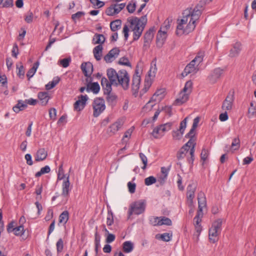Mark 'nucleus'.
<instances>
[{"label": "nucleus", "instance_id": "6e6552de", "mask_svg": "<svg viewBox=\"0 0 256 256\" xmlns=\"http://www.w3.org/2000/svg\"><path fill=\"white\" fill-rule=\"evenodd\" d=\"M200 122V118L197 116L194 118L192 127L190 130V132L186 135V138H189L190 140L188 142H190L191 140L192 144L191 146H192L193 144H194V146H196V138L195 137V130L196 128L198 126V124Z\"/></svg>", "mask_w": 256, "mask_h": 256}, {"label": "nucleus", "instance_id": "58836bf2", "mask_svg": "<svg viewBox=\"0 0 256 256\" xmlns=\"http://www.w3.org/2000/svg\"><path fill=\"white\" fill-rule=\"evenodd\" d=\"M0 83L2 84L1 86L3 88L4 93L7 95L8 91L7 89V78L5 75L0 76Z\"/></svg>", "mask_w": 256, "mask_h": 256}, {"label": "nucleus", "instance_id": "5fc2aeb1", "mask_svg": "<svg viewBox=\"0 0 256 256\" xmlns=\"http://www.w3.org/2000/svg\"><path fill=\"white\" fill-rule=\"evenodd\" d=\"M192 82L191 80H188L186 82L182 90H183L184 92H186L187 93H188L189 94L192 92Z\"/></svg>", "mask_w": 256, "mask_h": 256}, {"label": "nucleus", "instance_id": "aec40b11", "mask_svg": "<svg viewBox=\"0 0 256 256\" xmlns=\"http://www.w3.org/2000/svg\"><path fill=\"white\" fill-rule=\"evenodd\" d=\"M154 29L152 28L148 30L144 34V47L148 48L154 36Z\"/></svg>", "mask_w": 256, "mask_h": 256}, {"label": "nucleus", "instance_id": "dca6fc26", "mask_svg": "<svg viewBox=\"0 0 256 256\" xmlns=\"http://www.w3.org/2000/svg\"><path fill=\"white\" fill-rule=\"evenodd\" d=\"M106 75L108 78V81L111 82V84H113V86H116L119 75V70L116 72L112 68H108L106 70Z\"/></svg>", "mask_w": 256, "mask_h": 256}, {"label": "nucleus", "instance_id": "f8f14e48", "mask_svg": "<svg viewBox=\"0 0 256 256\" xmlns=\"http://www.w3.org/2000/svg\"><path fill=\"white\" fill-rule=\"evenodd\" d=\"M141 78L138 70H135L132 80V88L134 93H137L139 90Z\"/></svg>", "mask_w": 256, "mask_h": 256}, {"label": "nucleus", "instance_id": "ddd939ff", "mask_svg": "<svg viewBox=\"0 0 256 256\" xmlns=\"http://www.w3.org/2000/svg\"><path fill=\"white\" fill-rule=\"evenodd\" d=\"M120 52V50L118 48L116 47L112 48L104 56V60L107 63L112 62L118 56Z\"/></svg>", "mask_w": 256, "mask_h": 256}, {"label": "nucleus", "instance_id": "680f3d73", "mask_svg": "<svg viewBox=\"0 0 256 256\" xmlns=\"http://www.w3.org/2000/svg\"><path fill=\"white\" fill-rule=\"evenodd\" d=\"M184 133H182L178 130L172 132V136L174 140H180Z\"/></svg>", "mask_w": 256, "mask_h": 256}, {"label": "nucleus", "instance_id": "9d476101", "mask_svg": "<svg viewBox=\"0 0 256 256\" xmlns=\"http://www.w3.org/2000/svg\"><path fill=\"white\" fill-rule=\"evenodd\" d=\"M123 124L124 122L122 120H118L108 126L107 130L108 134L110 136L114 135L122 128Z\"/></svg>", "mask_w": 256, "mask_h": 256}, {"label": "nucleus", "instance_id": "6e6d98bb", "mask_svg": "<svg viewBox=\"0 0 256 256\" xmlns=\"http://www.w3.org/2000/svg\"><path fill=\"white\" fill-rule=\"evenodd\" d=\"M240 147V140L238 138H234L232 143L231 148L234 150H237Z\"/></svg>", "mask_w": 256, "mask_h": 256}, {"label": "nucleus", "instance_id": "7ed1b4c3", "mask_svg": "<svg viewBox=\"0 0 256 256\" xmlns=\"http://www.w3.org/2000/svg\"><path fill=\"white\" fill-rule=\"evenodd\" d=\"M203 5L204 2H200L194 9L190 8L186 10L182 13V16L186 17L188 19H191L196 22L202 14Z\"/></svg>", "mask_w": 256, "mask_h": 256}, {"label": "nucleus", "instance_id": "3c124183", "mask_svg": "<svg viewBox=\"0 0 256 256\" xmlns=\"http://www.w3.org/2000/svg\"><path fill=\"white\" fill-rule=\"evenodd\" d=\"M172 224V222L170 219L165 216H160V221L158 222V226H171Z\"/></svg>", "mask_w": 256, "mask_h": 256}, {"label": "nucleus", "instance_id": "1a4fd4ad", "mask_svg": "<svg viewBox=\"0 0 256 256\" xmlns=\"http://www.w3.org/2000/svg\"><path fill=\"white\" fill-rule=\"evenodd\" d=\"M234 90L229 92L222 106L223 110H228L232 108L234 101Z\"/></svg>", "mask_w": 256, "mask_h": 256}, {"label": "nucleus", "instance_id": "69168bd1", "mask_svg": "<svg viewBox=\"0 0 256 256\" xmlns=\"http://www.w3.org/2000/svg\"><path fill=\"white\" fill-rule=\"evenodd\" d=\"M16 68H18V75L20 78H23L24 75V70L23 66L22 63L16 64Z\"/></svg>", "mask_w": 256, "mask_h": 256}, {"label": "nucleus", "instance_id": "f704fd0d", "mask_svg": "<svg viewBox=\"0 0 256 256\" xmlns=\"http://www.w3.org/2000/svg\"><path fill=\"white\" fill-rule=\"evenodd\" d=\"M172 234L165 232L162 234H157L156 238L158 240H161L164 242H169L172 238Z\"/></svg>", "mask_w": 256, "mask_h": 256}, {"label": "nucleus", "instance_id": "4c0bfd02", "mask_svg": "<svg viewBox=\"0 0 256 256\" xmlns=\"http://www.w3.org/2000/svg\"><path fill=\"white\" fill-rule=\"evenodd\" d=\"M122 25V20H116L112 21L110 23V28L112 31L116 32L120 28Z\"/></svg>", "mask_w": 256, "mask_h": 256}, {"label": "nucleus", "instance_id": "a19ab883", "mask_svg": "<svg viewBox=\"0 0 256 256\" xmlns=\"http://www.w3.org/2000/svg\"><path fill=\"white\" fill-rule=\"evenodd\" d=\"M157 72V68L156 66V60H154L151 63V66L148 71V76L150 78H154Z\"/></svg>", "mask_w": 256, "mask_h": 256}, {"label": "nucleus", "instance_id": "bf43d9fd", "mask_svg": "<svg viewBox=\"0 0 256 256\" xmlns=\"http://www.w3.org/2000/svg\"><path fill=\"white\" fill-rule=\"evenodd\" d=\"M90 1L94 8H100L104 5V2L100 0H90Z\"/></svg>", "mask_w": 256, "mask_h": 256}, {"label": "nucleus", "instance_id": "e433bc0d", "mask_svg": "<svg viewBox=\"0 0 256 256\" xmlns=\"http://www.w3.org/2000/svg\"><path fill=\"white\" fill-rule=\"evenodd\" d=\"M122 249L124 252H130L134 249V244L130 241H126L122 244Z\"/></svg>", "mask_w": 256, "mask_h": 256}, {"label": "nucleus", "instance_id": "4468645a", "mask_svg": "<svg viewBox=\"0 0 256 256\" xmlns=\"http://www.w3.org/2000/svg\"><path fill=\"white\" fill-rule=\"evenodd\" d=\"M242 50V44L240 42H236L232 45L228 56L230 58L237 57Z\"/></svg>", "mask_w": 256, "mask_h": 256}, {"label": "nucleus", "instance_id": "393cba45", "mask_svg": "<svg viewBox=\"0 0 256 256\" xmlns=\"http://www.w3.org/2000/svg\"><path fill=\"white\" fill-rule=\"evenodd\" d=\"M101 84L104 90V94H110V92H112V86L113 84H111V82L106 78L103 77L102 78Z\"/></svg>", "mask_w": 256, "mask_h": 256}, {"label": "nucleus", "instance_id": "412c9836", "mask_svg": "<svg viewBox=\"0 0 256 256\" xmlns=\"http://www.w3.org/2000/svg\"><path fill=\"white\" fill-rule=\"evenodd\" d=\"M26 104L22 100H18V103L14 106L12 109L16 113L22 110L27 108L26 104H28L30 105H32V98H30L25 102Z\"/></svg>", "mask_w": 256, "mask_h": 256}, {"label": "nucleus", "instance_id": "0e129e2a", "mask_svg": "<svg viewBox=\"0 0 256 256\" xmlns=\"http://www.w3.org/2000/svg\"><path fill=\"white\" fill-rule=\"evenodd\" d=\"M56 250L58 253L61 252L64 248V242L62 238H60L56 244Z\"/></svg>", "mask_w": 256, "mask_h": 256}, {"label": "nucleus", "instance_id": "4be33fe9", "mask_svg": "<svg viewBox=\"0 0 256 256\" xmlns=\"http://www.w3.org/2000/svg\"><path fill=\"white\" fill-rule=\"evenodd\" d=\"M166 38V32L160 30L156 36V46L160 48H162Z\"/></svg>", "mask_w": 256, "mask_h": 256}, {"label": "nucleus", "instance_id": "6ab92c4d", "mask_svg": "<svg viewBox=\"0 0 256 256\" xmlns=\"http://www.w3.org/2000/svg\"><path fill=\"white\" fill-rule=\"evenodd\" d=\"M196 190V186L194 184H190L187 188L186 198L188 202L192 204L193 203V199L195 196V192Z\"/></svg>", "mask_w": 256, "mask_h": 256}, {"label": "nucleus", "instance_id": "c85d7f7f", "mask_svg": "<svg viewBox=\"0 0 256 256\" xmlns=\"http://www.w3.org/2000/svg\"><path fill=\"white\" fill-rule=\"evenodd\" d=\"M165 90L164 88H160L154 94H153L152 97V100H154L156 102L161 101L164 96Z\"/></svg>", "mask_w": 256, "mask_h": 256}, {"label": "nucleus", "instance_id": "052dcab7", "mask_svg": "<svg viewBox=\"0 0 256 256\" xmlns=\"http://www.w3.org/2000/svg\"><path fill=\"white\" fill-rule=\"evenodd\" d=\"M114 10V6L112 4L106 9L105 12L106 14V15L108 16H113L115 14H116V12H114L115 10Z\"/></svg>", "mask_w": 256, "mask_h": 256}, {"label": "nucleus", "instance_id": "423d86ee", "mask_svg": "<svg viewBox=\"0 0 256 256\" xmlns=\"http://www.w3.org/2000/svg\"><path fill=\"white\" fill-rule=\"evenodd\" d=\"M92 108L94 116L96 118L106 108L104 100L100 98H95L92 102Z\"/></svg>", "mask_w": 256, "mask_h": 256}, {"label": "nucleus", "instance_id": "0eeeda50", "mask_svg": "<svg viewBox=\"0 0 256 256\" xmlns=\"http://www.w3.org/2000/svg\"><path fill=\"white\" fill-rule=\"evenodd\" d=\"M172 126V122H168L160 125L153 130L152 135L156 138H160L166 132L169 131L171 129Z\"/></svg>", "mask_w": 256, "mask_h": 256}, {"label": "nucleus", "instance_id": "5701e85b", "mask_svg": "<svg viewBox=\"0 0 256 256\" xmlns=\"http://www.w3.org/2000/svg\"><path fill=\"white\" fill-rule=\"evenodd\" d=\"M194 62L192 61L185 67L183 72L182 73V76L183 77H185L188 74L193 73L196 74L198 68L196 66V65L194 64Z\"/></svg>", "mask_w": 256, "mask_h": 256}, {"label": "nucleus", "instance_id": "bb28decb", "mask_svg": "<svg viewBox=\"0 0 256 256\" xmlns=\"http://www.w3.org/2000/svg\"><path fill=\"white\" fill-rule=\"evenodd\" d=\"M189 94L186 92H184L182 90L178 98H176L174 102V103L177 105H180L186 102L188 99Z\"/></svg>", "mask_w": 256, "mask_h": 256}, {"label": "nucleus", "instance_id": "774afa93", "mask_svg": "<svg viewBox=\"0 0 256 256\" xmlns=\"http://www.w3.org/2000/svg\"><path fill=\"white\" fill-rule=\"evenodd\" d=\"M209 155V152L208 150L203 148L200 154V158L204 162L206 160Z\"/></svg>", "mask_w": 256, "mask_h": 256}, {"label": "nucleus", "instance_id": "9b49d317", "mask_svg": "<svg viewBox=\"0 0 256 256\" xmlns=\"http://www.w3.org/2000/svg\"><path fill=\"white\" fill-rule=\"evenodd\" d=\"M88 98L86 94L80 95L78 97V100H76L74 105L75 110L81 111L82 110L86 105V102Z\"/></svg>", "mask_w": 256, "mask_h": 256}, {"label": "nucleus", "instance_id": "39448f33", "mask_svg": "<svg viewBox=\"0 0 256 256\" xmlns=\"http://www.w3.org/2000/svg\"><path fill=\"white\" fill-rule=\"evenodd\" d=\"M130 80V76L128 72L125 70H119V75L116 86H120L124 90H127L129 88Z\"/></svg>", "mask_w": 256, "mask_h": 256}, {"label": "nucleus", "instance_id": "f3484780", "mask_svg": "<svg viewBox=\"0 0 256 256\" xmlns=\"http://www.w3.org/2000/svg\"><path fill=\"white\" fill-rule=\"evenodd\" d=\"M69 178L70 176L68 175L66 179L64 180L62 184V192L61 194L64 198L68 196L72 188V186H70Z\"/></svg>", "mask_w": 256, "mask_h": 256}, {"label": "nucleus", "instance_id": "37998d69", "mask_svg": "<svg viewBox=\"0 0 256 256\" xmlns=\"http://www.w3.org/2000/svg\"><path fill=\"white\" fill-rule=\"evenodd\" d=\"M156 102L154 100H152L151 98L150 100L146 104V105L143 107L142 110L144 112H148L150 111L153 107L156 105Z\"/></svg>", "mask_w": 256, "mask_h": 256}, {"label": "nucleus", "instance_id": "2eb2a0df", "mask_svg": "<svg viewBox=\"0 0 256 256\" xmlns=\"http://www.w3.org/2000/svg\"><path fill=\"white\" fill-rule=\"evenodd\" d=\"M224 72V70L220 68L214 69L208 77L209 81L211 83H215L222 75Z\"/></svg>", "mask_w": 256, "mask_h": 256}, {"label": "nucleus", "instance_id": "79ce46f5", "mask_svg": "<svg viewBox=\"0 0 256 256\" xmlns=\"http://www.w3.org/2000/svg\"><path fill=\"white\" fill-rule=\"evenodd\" d=\"M60 81V78L58 76L54 78L50 82L46 85V89L50 90L54 88Z\"/></svg>", "mask_w": 256, "mask_h": 256}, {"label": "nucleus", "instance_id": "b1692460", "mask_svg": "<svg viewBox=\"0 0 256 256\" xmlns=\"http://www.w3.org/2000/svg\"><path fill=\"white\" fill-rule=\"evenodd\" d=\"M81 69L86 76H90L93 72V66L90 62L82 63Z\"/></svg>", "mask_w": 256, "mask_h": 256}, {"label": "nucleus", "instance_id": "c756f323", "mask_svg": "<svg viewBox=\"0 0 256 256\" xmlns=\"http://www.w3.org/2000/svg\"><path fill=\"white\" fill-rule=\"evenodd\" d=\"M103 46L102 44H98L93 49V54L96 60L99 61L102 59Z\"/></svg>", "mask_w": 256, "mask_h": 256}, {"label": "nucleus", "instance_id": "338daca9", "mask_svg": "<svg viewBox=\"0 0 256 256\" xmlns=\"http://www.w3.org/2000/svg\"><path fill=\"white\" fill-rule=\"evenodd\" d=\"M85 13L83 12H78L74 14H72V18L74 22L79 20L81 17L84 16Z\"/></svg>", "mask_w": 256, "mask_h": 256}, {"label": "nucleus", "instance_id": "de8ad7c7", "mask_svg": "<svg viewBox=\"0 0 256 256\" xmlns=\"http://www.w3.org/2000/svg\"><path fill=\"white\" fill-rule=\"evenodd\" d=\"M69 218V214L67 210L64 211L60 216L58 222L60 223L66 224Z\"/></svg>", "mask_w": 256, "mask_h": 256}, {"label": "nucleus", "instance_id": "e2e57ef3", "mask_svg": "<svg viewBox=\"0 0 256 256\" xmlns=\"http://www.w3.org/2000/svg\"><path fill=\"white\" fill-rule=\"evenodd\" d=\"M156 182V178L153 176H150L144 180V184L146 186H150Z\"/></svg>", "mask_w": 256, "mask_h": 256}, {"label": "nucleus", "instance_id": "a211bd4d", "mask_svg": "<svg viewBox=\"0 0 256 256\" xmlns=\"http://www.w3.org/2000/svg\"><path fill=\"white\" fill-rule=\"evenodd\" d=\"M191 140L190 142H188L182 147L180 150L177 152L176 158L178 160H180L184 158L186 153L188 152V151L190 150L191 148Z\"/></svg>", "mask_w": 256, "mask_h": 256}, {"label": "nucleus", "instance_id": "4d7b16f0", "mask_svg": "<svg viewBox=\"0 0 256 256\" xmlns=\"http://www.w3.org/2000/svg\"><path fill=\"white\" fill-rule=\"evenodd\" d=\"M118 64L120 65L126 66H131L130 62L128 58L126 56L122 57L120 58Z\"/></svg>", "mask_w": 256, "mask_h": 256}, {"label": "nucleus", "instance_id": "a18cd8bd", "mask_svg": "<svg viewBox=\"0 0 256 256\" xmlns=\"http://www.w3.org/2000/svg\"><path fill=\"white\" fill-rule=\"evenodd\" d=\"M105 95H106V99L109 104L114 105L116 104L117 96L115 94L110 92V94H106Z\"/></svg>", "mask_w": 256, "mask_h": 256}, {"label": "nucleus", "instance_id": "cd10ccee", "mask_svg": "<svg viewBox=\"0 0 256 256\" xmlns=\"http://www.w3.org/2000/svg\"><path fill=\"white\" fill-rule=\"evenodd\" d=\"M100 90V86L98 82H94L88 83L86 86V90L89 92L90 91L94 94H97Z\"/></svg>", "mask_w": 256, "mask_h": 256}, {"label": "nucleus", "instance_id": "2f4dec72", "mask_svg": "<svg viewBox=\"0 0 256 256\" xmlns=\"http://www.w3.org/2000/svg\"><path fill=\"white\" fill-rule=\"evenodd\" d=\"M218 233L216 230L210 228L209 229L208 235L210 241L212 243H215L218 240Z\"/></svg>", "mask_w": 256, "mask_h": 256}, {"label": "nucleus", "instance_id": "20e7f679", "mask_svg": "<svg viewBox=\"0 0 256 256\" xmlns=\"http://www.w3.org/2000/svg\"><path fill=\"white\" fill-rule=\"evenodd\" d=\"M146 203L143 200H140L132 203L128 210V218L133 214L139 215L144 212Z\"/></svg>", "mask_w": 256, "mask_h": 256}, {"label": "nucleus", "instance_id": "473e14b6", "mask_svg": "<svg viewBox=\"0 0 256 256\" xmlns=\"http://www.w3.org/2000/svg\"><path fill=\"white\" fill-rule=\"evenodd\" d=\"M105 40V37L103 34H96L92 38V43L94 44H99L102 45L104 43Z\"/></svg>", "mask_w": 256, "mask_h": 256}, {"label": "nucleus", "instance_id": "8fccbe9b", "mask_svg": "<svg viewBox=\"0 0 256 256\" xmlns=\"http://www.w3.org/2000/svg\"><path fill=\"white\" fill-rule=\"evenodd\" d=\"M50 171V167L48 166H45L42 168L40 171L35 174V176L36 178H39L42 174L49 173Z\"/></svg>", "mask_w": 256, "mask_h": 256}, {"label": "nucleus", "instance_id": "ea45409f", "mask_svg": "<svg viewBox=\"0 0 256 256\" xmlns=\"http://www.w3.org/2000/svg\"><path fill=\"white\" fill-rule=\"evenodd\" d=\"M204 56V52L203 51H200L197 54V55L195 58L192 60V62H194V64L195 65L196 64L197 66H198L202 62Z\"/></svg>", "mask_w": 256, "mask_h": 256}, {"label": "nucleus", "instance_id": "f257e3e1", "mask_svg": "<svg viewBox=\"0 0 256 256\" xmlns=\"http://www.w3.org/2000/svg\"><path fill=\"white\" fill-rule=\"evenodd\" d=\"M130 24V27L133 32V40H137L140 37L147 22L146 16L140 18L132 17L128 20Z\"/></svg>", "mask_w": 256, "mask_h": 256}, {"label": "nucleus", "instance_id": "13d9d810", "mask_svg": "<svg viewBox=\"0 0 256 256\" xmlns=\"http://www.w3.org/2000/svg\"><path fill=\"white\" fill-rule=\"evenodd\" d=\"M203 215L202 212H197L196 215L194 217V226L200 225V222H201V218Z\"/></svg>", "mask_w": 256, "mask_h": 256}, {"label": "nucleus", "instance_id": "603ef678", "mask_svg": "<svg viewBox=\"0 0 256 256\" xmlns=\"http://www.w3.org/2000/svg\"><path fill=\"white\" fill-rule=\"evenodd\" d=\"M136 4L135 0H132L129 2L126 6V9L128 12L132 14L134 12L136 8Z\"/></svg>", "mask_w": 256, "mask_h": 256}, {"label": "nucleus", "instance_id": "f03ea898", "mask_svg": "<svg viewBox=\"0 0 256 256\" xmlns=\"http://www.w3.org/2000/svg\"><path fill=\"white\" fill-rule=\"evenodd\" d=\"M178 21L179 22L176 30L177 35L188 34L192 32L196 26V22L191 19H188L186 17L182 16V18Z\"/></svg>", "mask_w": 256, "mask_h": 256}, {"label": "nucleus", "instance_id": "a878e982", "mask_svg": "<svg viewBox=\"0 0 256 256\" xmlns=\"http://www.w3.org/2000/svg\"><path fill=\"white\" fill-rule=\"evenodd\" d=\"M198 211L202 212L203 208L206 206V198L204 192H200L198 194Z\"/></svg>", "mask_w": 256, "mask_h": 256}, {"label": "nucleus", "instance_id": "7c9ffc66", "mask_svg": "<svg viewBox=\"0 0 256 256\" xmlns=\"http://www.w3.org/2000/svg\"><path fill=\"white\" fill-rule=\"evenodd\" d=\"M40 102L42 106L46 105L50 99L48 94L47 92H40L38 94Z\"/></svg>", "mask_w": 256, "mask_h": 256}, {"label": "nucleus", "instance_id": "c9c22d12", "mask_svg": "<svg viewBox=\"0 0 256 256\" xmlns=\"http://www.w3.org/2000/svg\"><path fill=\"white\" fill-rule=\"evenodd\" d=\"M169 170V168H166L165 167L161 168V172L162 174V176H160L158 180L160 184L164 183L167 179Z\"/></svg>", "mask_w": 256, "mask_h": 256}, {"label": "nucleus", "instance_id": "49530a36", "mask_svg": "<svg viewBox=\"0 0 256 256\" xmlns=\"http://www.w3.org/2000/svg\"><path fill=\"white\" fill-rule=\"evenodd\" d=\"M222 219H218L212 224L211 228L216 230L217 232L220 234L222 230Z\"/></svg>", "mask_w": 256, "mask_h": 256}, {"label": "nucleus", "instance_id": "72a5a7b5", "mask_svg": "<svg viewBox=\"0 0 256 256\" xmlns=\"http://www.w3.org/2000/svg\"><path fill=\"white\" fill-rule=\"evenodd\" d=\"M47 153L44 148L40 149L36 152L35 160L40 162L46 159Z\"/></svg>", "mask_w": 256, "mask_h": 256}, {"label": "nucleus", "instance_id": "864d4df0", "mask_svg": "<svg viewBox=\"0 0 256 256\" xmlns=\"http://www.w3.org/2000/svg\"><path fill=\"white\" fill-rule=\"evenodd\" d=\"M114 223V216L112 210H108L106 218V224L108 226H112Z\"/></svg>", "mask_w": 256, "mask_h": 256}, {"label": "nucleus", "instance_id": "c03bdc74", "mask_svg": "<svg viewBox=\"0 0 256 256\" xmlns=\"http://www.w3.org/2000/svg\"><path fill=\"white\" fill-rule=\"evenodd\" d=\"M248 117L251 118L256 116V102H252L248 110Z\"/></svg>", "mask_w": 256, "mask_h": 256}, {"label": "nucleus", "instance_id": "09e8293b", "mask_svg": "<svg viewBox=\"0 0 256 256\" xmlns=\"http://www.w3.org/2000/svg\"><path fill=\"white\" fill-rule=\"evenodd\" d=\"M195 147L196 146H194V144H193L192 146H191V148L190 150V156L187 158L188 162L192 165L193 164V162L194 160Z\"/></svg>", "mask_w": 256, "mask_h": 256}]
</instances>
